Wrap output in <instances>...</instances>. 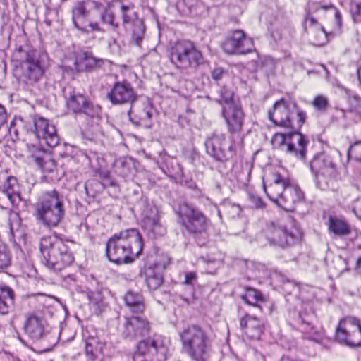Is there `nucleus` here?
I'll return each instance as SVG.
<instances>
[{
	"label": "nucleus",
	"instance_id": "nucleus-6",
	"mask_svg": "<svg viewBox=\"0 0 361 361\" xmlns=\"http://www.w3.org/2000/svg\"><path fill=\"white\" fill-rule=\"evenodd\" d=\"M169 341L161 335L140 341L133 356L134 361H164L166 359Z\"/></svg>",
	"mask_w": 361,
	"mask_h": 361
},
{
	"label": "nucleus",
	"instance_id": "nucleus-34",
	"mask_svg": "<svg viewBox=\"0 0 361 361\" xmlns=\"http://www.w3.org/2000/svg\"><path fill=\"white\" fill-rule=\"evenodd\" d=\"M97 291L92 295V308L94 307V314L99 315L105 309V305L103 302L102 290L103 287L97 283Z\"/></svg>",
	"mask_w": 361,
	"mask_h": 361
},
{
	"label": "nucleus",
	"instance_id": "nucleus-62",
	"mask_svg": "<svg viewBox=\"0 0 361 361\" xmlns=\"http://www.w3.org/2000/svg\"><path fill=\"white\" fill-rule=\"evenodd\" d=\"M160 227H144L145 231L147 233L148 235L151 238H156L157 230Z\"/></svg>",
	"mask_w": 361,
	"mask_h": 361
},
{
	"label": "nucleus",
	"instance_id": "nucleus-58",
	"mask_svg": "<svg viewBox=\"0 0 361 361\" xmlns=\"http://www.w3.org/2000/svg\"><path fill=\"white\" fill-rule=\"evenodd\" d=\"M226 74V72L221 68H215L212 71V77L214 80H219L220 79H221L224 75H225Z\"/></svg>",
	"mask_w": 361,
	"mask_h": 361
},
{
	"label": "nucleus",
	"instance_id": "nucleus-44",
	"mask_svg": "<svg viewBox=\"0 0 361 361\" xmlns=\"http://www.w3.org/2000/svg\"><path fill=\"white\" fill-rule=\"evenodd\" d=\"M94 346L92 349V361L94 360V357L97 358L99 361L103 360V349L105 347V343L99 341L97 338H94Z\"/></svg>",
	"mask_w": 361,
	"mask_h": 361
},
{
	"label": "nucleus",
	"instance_id": "nucleus-17",
	"mask_svg": "<svg viewBox=\"0 0 361 361\" xmlns=\"http://www.w3.org/2000/svg\"><path fill=\"white\" fill-rule=\"evenodd\" d=\"M149 331L148 321L142 317H126L122 334L130 339L142 336Z\"/></svg>",
	"mask_w": 361,
	"mask_h": 361
},
{
	"label": "nucleus",
	"instance_id": "nucleus-23",
	"mask_svg": "<svg viewBox=\"0 0 361 361\" xmlns=\"http://www.w3.org/2000/svg\"><path fill=\"white\" fill-rule=\"evenodd\" d=\"M240 328L252 339H259L263 332V322L256 317L246 314L240 319Z\"/></svg>",
	"mask_w": 361,
	"mask_h": 361
},
{
	"label": "nucleus",
	"instance_id": "nucleus-31",
	"mask_svg": "<svg viewBox=\"0 0 361 361\" xmlns=\"http://www.w3.org/2000/svg\"><path fill=\"white\" fill-rule=\"evenodd\" d=\"M241 298L247 304L256 307L262 311L261 303L264 302V299L259 290L252 288H247L245 295H242Z\"/></svg>",
	"mask_w": 361,
	"mask_h": 361
},
{
	"label": "nucleus",
	"instance_id": "nucleus-50",
	"mask_svg": "<svg viewBox=\"0 0 361 361\" xmlns=\"http://www.w3.org/2000/svg\"><path fill=\"white\" fill-rule=\"evenodd\" d=\"M98 166H95V171L102 177L107 178L109 175V171L106 169V161L104 158H97Z\"/></svg>",
	"mask_w": 361,
	"mask_h": 361
},
{
	"label": "nucleus",
	"instance_id": "nucleus-30",
	"mask_svg": "<svg viewBox=\"0 0 361 361\" xmlns=\"http://www.w3.org/2000/svg\"><path fill=\"white\" fill-rule=\"evenodd\" d=\"M124 300L133 312L138 313L145 309L142 295L138 293L128 290L124 296Z\"/></svg>",
	"mask_w": 361,
	"mask_h": 361
},
{
	"label": "nucleus",
	"instance_id": "nucleus-22",
	"mask_svg": "<svg viewBox=\"0 0 361 361\" xmlns=\"http://www.w3.org/2000/svg\"><path fill=\"white\" fill-rule=\"evenodd\" d=\"M303 197V194L300 188L289 181L283 195L280 199L278 206L286 211H292L294 209V205L296 202L300 201Z\"/></svg>",
	"mask_w": 361,
	"mask_h": 361
},
{
	"label": "nucleus",
	"instance_id": "nucleus-2",
	"mask_svg": "<svg viewBox=\"0 0 361 361\" xmlns=\"http://www.w3.org/2000/svg\"><path fill=\"white\" fill-rule=\"evenodd\" d=\"M68 239H63L58 235L44 237L40 243V252L42 263L49 269L59 271L70 266L74 261L73 253L65 243Z\"/></svg>",
	"mask_w": 361,
	"mask_h": 361
},
{
	"label": "nucleus",
	"instance_id": "nucleus-45",
	"mask_svg": "<svg viewBox=\"0 0 361 361\" xmlns=\"http://www.w3.org/2000/svg\"><path fill=\"white\" fill-rule=\"evenodd\" d=\"M348 157L357 161H361V141L356 142L350 147Z\"/></svg>",
	"mask_w": 361,
	"mask_h": 361
},
{
	"label": "nucleus",
	"instance_id": "nucleus-39",
	"mask_svg": "<svg viewBox=\"0 0 361 361\" xmlns=\"http://www.w3.org/2000/svg\"><path fill=\"white\" fill-rule=\"evenodd\" d=\"M75 68L79 71L87 70L90 66V55L87 51L82 52L76 57Z\"/></svg>",
	"mask_w": 361,
	"mask_h": 361
},
{
	"label": "nucleus",
	"instance_id": "nucleus-38",
	"mask_svg": "<svg viewBox=\"0 0 361 361\" xmlns=\"http://www.w3.org/2000/svg\"><path fill=\"white\" fill-rule=\"evenodd\" d=\"M145 25L140 20L135 23L133 30V39L137 46H140V43L145 35Z\"/></svg>",
	"mask_w": 361,
	"mask_h": 361
},
{
	"label": "nucleus",
	"instance_id": "nucleus-8",
	"mask_svg": "<svg viewBox=\"0 0 361 361\" xmlns=\"http://www.w3.org/2000/svg\"><path fill=\"white\" fill-rule=\"evenodd\" d=\"M63 216V204L55 190L47 192L43 201L36 204L35 216L46 226H57Z\"/></svg>",
	"mask_w": 361,
	"mask_h": 361
},
{
	"label": "nucleus",
	"instance_id": "nucleus-21",
	"mask_svg": "<svg viewBox=\"0 0 361 361\" xmlns=\"http://www.w3.org/2000/svg\"><path fill=\"white\" fill-rule=\"evenodd\" d=\"M289 181L288 178L282 176L278 173H274L272 175V182L268 185H263L264 190L269 198L278 205Z\"/></svg>",
	"mask_w": 361,
	"mask_h": 361
},
{
	"label": "nucleus",
	"instance_id": "nucleus-52",
	"mask_svg": "<svg viewBox=\"0 0 361 361\" xmlns=\"http://www.w3.org/2000/svg\"><path fill=\"white\" fill-rule=\"evenodd\" d=\"M5 217L8 218V226H19L21 222L18 213L16 212H6L4 214Z\"/></svg>",
	"mask_w": 361,
	"mask_h": 361
},
{
	"label": "nucleus",
	"instance_id": "nucleus-5",
	"mask_svg": "<svg viewBox=\"0 0 361 361\" xmlns=\"http://www.w3.org/2000/svg\"><path fill=\"white\" fill-rule=\"evenodd\" d=\"M170 61L176 68H196L204 62L202 52L191 41H178L170 49Z\"/></svg>",
	"mask_w": 361,
	"mask_h": 361
},
{
	"label": "nucleus",
	"instance_id": "nucleus-13",
	"mask_svg": "<svg viewBox=\"0 0 361 361\" xmlns=\"http://www.w3.org/2000/svg\"><path fill=\"white\" fill-rule=\"evenodd\" d=\"M221 47L228 54H246L255 50L252 39L247 37L245 32L240 30L233 31Z\"/></svg>",
	"mask_w": 361,
	"mask_h": 361
},
{
	"label": "nucleus",
	"instance_id": "nucleus-28",
	"mask_svg": "<svg viewBox=\"0 0 361 361\" xmlns=\"http://www.w3.org/2000/svg\"><path fill=\"white\" fill-rule=\"evenodd\" d=\"M92 6L95 8L96 12L100 15L104 23H108L114 27H118V23L115 22L114 15L112 11L114 5H109V7L106 8L105 4L101 2L92 1Z\"/></svg>",
	"mask_w": 361,
	"mask_h": 361
},
{
	"label": "nucleus",
	"instance_id": "nucleus-42",
	"mask_svg": "<svg viewBox=\"0 0 361 361\" xmlns=\"http://www.w3.org/2000/svg\"><path fill=\"white\" fill-rule=\"evenodd\" d=\"M354 188H345L341 190L339 195L337 197V202L339 204L345 205L350 200L354 197V193L355 192Z\"/></svg>",
	"mask_w": 361,
	"mask_h": 361
},
{
	"label": "nucleus",
	"instance_id": "nucleus-9",
	"mask_svg": "<svg viewBox=\"0 0 361 361\" xmlns=\"http://www.w3.org/2000/svg\"><path fill=\"white\" fill-rule=\"evenodd\" d=\"M13 57L20 63V78L23 82L32 85L39 81L43 75L44 69L37 59L35 51H26L20 47L15 51Z\"/></svg>",
	"mask_w": 361,
	"mask_h": 361
},
{
	"label": "nucleus",
	"instance_id": "nucleus-36",
	"mask_svg": "<svg viewBox=\"0 0 361 361\" xmlns=\"http://www.w3.org/2000/svg\"><path fill=\"white\" fill-rule=\"evenodd\" d=\"M275 233L279 235H282L283 237L284 238V240L282 239L281 237L279 239H273L274 243L281 247L290 244L291 240H293L295 238L293 232L292 231L285 229V228L283 227H278V228L276 229Z\"/></svg>",
	"mask_w": 361,
	"mask_h": 361
},
{
	"label": "nucleus",
	"instance_id": "nucleus-47",
	"mask_svg": "<svg viewBox=\"0 0 361 361\" xmlns=\"http://www.w3.org/2000/svg\"><path fill=\"white\" fill-rule=\"evenodd\" d=\"M330 235L334 238H343L350 234V227H328Z\"/></svg>",
	"mask_w": 361,
	"mask_h": 361
},
{
	"label": "nucleus",
	"instance_id": "nucleus-15",
	"mask_svg": "<svg viewBox=\"0 0 361 361\" xmlns=\"http://www.w3.org/2000/svg\"><path fill=\"white\" fill-rule=\"evenodd\" d=\"M153 106L148 99L133 102L128 114L130 120L136 126L150 128L153 116Z\"/></svg>",
	"mask_w": 361,
	"mask_h": 361
},
{
	"label": "nucleus",
	"instance_id": "nucleus-55",
	"mask_svg": "<svg viewBox=\"0 0 361 361\" xmlns=\"http://www.w3.org/2000/svg\"><path fill=\"white\" fill-rule=\"evenodd\" d=\"M360 100H361V98L357 96H353L349 98L351 110L361 114V103Z\"/></svg>",
	"mask_w": 361,
	"mask_h": 361
},
{
	"label": "nucleus",
	"instance_id": "nucleus-49",
	"mask_svg": "<svg viewBox=\"0 0 361 361\" xmlns=\"http://www.w3.org/2000/svg\"><path fill=\"white\" fill-rule=\"evenodd\" d=\"M350 13L355 23L361 22V3L353 1L350 4Z\"/></svg>",
	"mask_w": 361,
	"mask_h": 361
},
{
	"label": "nucleus",
	"instance_id": "nucleus-35",
	"mask_svg": "<svg viewBox=\"0 0 361 361\" xmlns=\"http://www.w3.org/2000/svg\"><path fill=\"white\" fill-rule=\"evenodd\" d=\"M116 4L118 5L124 24L130 23L134 20L137 19V13L134 11V6L133 4L124 5L121 1H116Z\"/></svg>",
	"mask_w": 361,
	"mask_h": 361
},
{
	"label": "nucleus",
	"instance_id": "nucleus-33",
	"mask_svg": "<svg viewBox=\"0 0 361 361\" xmlns=\"http://www.w3.org/2000/svg\"><path fill=\"white\" fill-rule=\"evenodd\" d=\"M18 187L17 179L16 178L9 177L7 179V182L4 185V193H5L11 202H15L16 198L20 197V195L16 190Z\"/></svg>",
	"mask_w": 361,
	"mask_h": 361
},
{
	"label": "nucleus",
	"instance_id": "nucleus-12",
	"mask_svg": "<svg viewBox=\"0 0 361 361\" xmlns=\"http://www.w3.org/2000/svg\"><path fill=\"white\" fill-rule=\"evenodd\" d=\"M25 331L33 341L47 345V349L51 348L57 343L56 334L51 331L48 326H45L42 320L37 316L32 315L27 318Z\"/></svg>",
	"mask_w": 361,
	"mask_h": 361
},
{
	"label": "nucleus",
	"instance_id": "nucleus-24",
	"mask_svg": "<svg viewBox=\"0 0 361 361\" xmlns=\"http://www.w3.org/2000/svg\"><path fill=\"white\" fill-rule=\"evenodd\" d=\"M177 214L182 219L184 217L188 219L190 223H197L203 225L209 223V220L200 211L195 209L187 203H183L180 205Z\"/></svg>",
	"mask_w": 361,
	"mask_h": 361
},
{
	"label": "nucleus",
	"instance_id": "nucleus-18",
	"mask_svg": "<svg viewBox=\"0 0 361 361\" xmlns=\"http://www.w3.org/2000/svg\"><path fill=\"white\" fill-rule=\"evenodd\" d=\"M34 125L35 133L39 139L44 140L50 147H54L59 145V137L54 125L50 124L47 119L42 117L35 118Z\"/></svg>",
	"mask_w": 361,
	"mask_h": 361
},
{
	"label": "nucleus",
	"instance_id": "nucleus-37",
	"mask_svg": "<svg viewBox=\"0 0 361 361\" xmlns=\"http://www.w3.org/2000/svg\"><path fill=\"white\" fill-rule=\"evenodd\" d=\"M11 263V257L8 247L0 242V271L8 268Z\"/></svg>",
	"mask_w": 361,
	"mask_h": 361
},
{
	"label": "nucleus",
	"instance_id": "nucleus-56",
	"mask_svg": "<svg viewBox=\"0 0 361 361\" xmlns=\"http://www.w3.org/2000/svg\"><path fill=\"white\" fill-rule=\"evenodd\" d=\"M249 199L256 208H263L264 207V202L259 196L254 194H250Z\"/></svg>",
	"mask_w": 361,
	"mask_h": 361
},
{
	"label": "nucleus",
	"instance_id": "nucleus-4",
	"mask_svg": "<svg viewBox=\"0 0 361 361\" xmlns=\"http://www.w3.org/2000/svg\"><path fill=\"white\" fill-rule=\"evenodd\" d=\"M268 117L276 126L290 130H299L306 119V114L300 110L296 103L281 99L275 102Z\"/></svg>",
	"mask_w": 361,
	"mask_h": 361
},
{
	"label": "nucleus",
	"instance_id": "nucleus-26",
	"mask_svg": "<svg viewBox=\"0 0 361 361\" xmlns=\"http://www.w3.org/2000/svg\"><path fill=\"white\" fill-rule=\"evenodd\" d=\"M73 20L75 26L82 31L87 32L90 27L88 12L86 11L85 2L80 1L73 10Z\"/></svg>",
	"mask_w": 361,
	"mask_h": 361
},
{
	"label": "nucleus",
	"instance_id": "nucleus-14",
	"mask_svg": "<svg viewBox=\"0 0 361 361\" xmlns=\"http://www.w3.org/2000/svg\"><path fill=\"white\" fill-rule=\"evenodd\" d=\"M208 154L217 161H224L234 154L232 145H228L226 135L222 133H214L205 141Z\"/></svg>",
	"mask_w": 361,
	"mask_h": 361
},
{
	"label": "nucleus",
	"instance_id": "nucleus-53",
	"mask_svg": "<svg viewBox=\"0 0 361 361\" xmlns=\"http://www.w3.org/2000/svg\"><path fill=\"white\" fill-rule=\"evenodd\" d=\"M321 8L324 10H329L333 9L334 10V16L336 21V24L338 26V28L340 29L342 25V17L341 13L332 4H322L321 5Z\"/></svg>",
	"mask_w": 361,
	"mask_h": 361
},
{
	"label": "nucleus",
	"instance_id": "nucleus-40",
	"mask_svg": "<svg viewBox=\"0 0 361 361\" xmlns=\"http://www.w3.org/2000/svg\"><path fill=\"white\" fill-rule=\"evenodd\" d=\"M114 168L117 173L122 176H126L130 173V167L125 158H119L114 162Z\"/></svg>",
	"mask_w": 361,
	"mask_h": 361
},
{
	"label": "nucleus",
	"instance_id": "nucleus-11",
	"mask_svg": "<svg viewBox=\"0 0 361 361\" xmlns=\"http://www.w3.org/2000/svg\"><path fill=\"white\" fill-rule=\"evenodd\" d=\"M335 340L350 347L361 346V319L354 317L341 319L336 329Z\"/></svg>",
	"mask_w": 361,
	"mask_h": 361
},
{
	"label": "nucleus",
	"instance_id": "nucleus-57",
	"mask_svg": "<svg viewBox=\"0 0 361 361\" xmlns=\"http://www.w3.org/2000/svg\"><path fill=\"white\" fill-rule=\"evenodd\" d=\"M353 211L356 216L361 219V197H357L353 202Z\"/></svg>",
	"mask_w": 361,
	"mask_h": 361
},
{
	"label": "nucleus",
	"instance_id": "nucleus-46",
	"mask_svg": "<svg viewBox=\"0 0 361 361\" xmlns=\"http://www.w3.org/2000/svg\"><path fill=\"white\" fill-rule=\"evenodd\" d=\"M220 98L219 99V102H224L227 105L232 104V99L233 97V92L228 87H222L219 90Z\"/></svg>",
	"mask_w": 361,
	"mask_h": 361
},
{
	"label": "nucleus",
	"instance_id": "nucleus-64",
	"mask_svg": "<svg viewBox=\"0 0 361 361\" xmlns=\"http://www.w3.org/2000/svg\"><path fill=\"white\" fill-rule=\"evenodd\" d=\"M65 281H75V275L74 274H68L67 276H64Z\"/></svg>",
	"mask_w": 361,
	"mask_h": 361
},
{
	"label": "nucleus",
	"instance_id": "nucleus-60",
	"mask_svg": "<svg viewBox=\"0 0 361 361\" xmlns=\"http://www.w3.org/2000/svg\"><path fill=\"white\" fill-rule=\"evenodd\" d=\"M82 338H83V341L85 342V352H86L87 355H88L90 354L88 348L90 345V335L87 329L83 330Z\"/></svg>",
	"mask_w": 361,
	"mask_h": 361
},
{
	"label": "nucleus",
	"instance_id": "nucleus-25",
	"mask_svg": "<svg viewBox=\"0 0 361 361\" xmlns=\"http://www.w3.org/2000/svg\"><path fill=\"white\" fill-rule=\"evenodd\" d=\"M16 294L8 286L0 283V314H6L14 307Z\"/></svg>",
	"mask_w": 361,
	"mask_h": 361
},
{
	"label": "nucleus",
	"instance_id": "nucleus-19",
	"mask_svg": "<svg viewBox=\"0 0 361 361\" xmlns=\"http://www.w3.org/2000/svg\"><path fill=\"white\" fill-rule=\"evenodd\" d=\"M222 114L231 133H238L242 130L245 114L240 106L231 104L224 106Z\"/></svg>",
	"mask_w": 361,
	"mask_h": 361
},
{
	"label": "nucleus",
	"instance_id": "nucleus-1",
	"mask_svg": "<svg viewBox=\"0 0 361 361\" xmlns=\"http://www.w3.org/2000/svg\"><path fill=\"white\" fill-rule=\"evenodd\" d=\"M133 247L137 248L135 255L142 250L143 241L141 234L135 228L127 229L113 235L106 243V255L117 264H128L133 261Z\"/></svg>",
	"mask_w": 361,
	"mask_h": 361
},
{
	"label": "nucleus",
	"instance_id": "nucleus-48",
	"mask_svg": "<svg viewBox=\"0 0 361 361\" xmlns=\"http://www.w3.org/2000/svg\"><path fill=\"white\" fill-rule=\"evenodd\" d=\"M44 4L45 5L46 10H47L45 23H47V25L50 26L54 20L51 17V16L54 15V16H56L57 11L54 8H52L51 0H44Z\"/></svg>",
	"mask_w": 361,
	"mask_h": 361
},
{
	"label": "nucleus",
	"instance_id": "nucleus-32",
	"mask_svg": "<svg viewBox=\"0 0 361 361\" xmlns=\"http://www.w3.org/2000/svg\"><path fill=\"white\" fill-rule=\"evenodd\" d=\"M68 109L73 111L74 113H82L86 114L85 110L87 107V100L84 96L81 94L78 95H71L70 98L66 102Z\"/></svg>",
	"mask_w": 361,
	"mask_h": 361
},
{
	"label": "nucleus",
	"instance_id": "nucleus-10",
	"mask_svg": "<svg viewBox=\"0 0 361 361\" xmlns=\"http://www.w3.org/2000/svg\"><path fill=\"white\" fill-rule=\"evenodd\" d=\"M274 148L295 155L300 159H305L307 140L298 130H290L287 134L275 133L271 139Z\"/></svg>",
	"mask_w": 361,
	"mask_h": 361
},
{
	"label": "nucleus",
	"instance_id": "nucleus-7",
	"mask_svg": "<svg viewBox=\"0 0 361 361\" xmlns=\"http://www.w3.org/2000/svg\"><path fill=\"white\" fill-rule=\"evenodd\" d=\"M310 169L317 186L322 190L330 188L333 180L339 177L336 164L329 154H316L310 162Z\"/></svg>",
	"mask_w": 361,
	"mask_h": 361
},
{
	"label": "nucleus",
	"instance_id": "nucleus-54",
	"mask_svg": "<svg viewBox=\"0 0 361 361\" xmlns=\"http://www.w3.org/2000/svg\"><path fill=\"white\" fill-rule=\"evenodd\" d=\"M258 66L266 71H271L274 67V60L270 57H264L260 59Z\"/></svg>",
	"mask_w": 361,
	"mask_h": 361
},
{
	"label": "nucleus",
	"instance_id": "nucleus-3",
	"mask_svg": "<svg viewBox=\"0 0 361 361\" xmlns=\"http://www.w3.org/2000/svg\"><path fill=\"white\" fill-rule=\"evenodd\" d=\"M179 336L182 349L195 361H207L211 351V340L207 331L197 324L185 326Z\"/></svg>",
	"mask_w": 361,
	"mask_h": 361
},
{
	"label": "nucleus",
	"instance_id": "nucleus-29",
	"mask_svg": "<svg viewBox=\"0 0 361 361\" xmlns=\"http://www.w3.org/2000/svg\"><path fill=\"white\" fill-rule=\"evenodd\" d=\"M141 276L145 277L146 285L152 290L157 289L163 282L161 274L152 267H146Z\"/></svg>",
	"mask_w": 361,
	"mask_h": 361
},
{
	"label": "nucleus",
	"instance_id": "nucleus-43",
	"mask_svg": "<svg viewBox=\"0 0 361 361\" xmlns=\"http://www.w3.org/2000/svg\"><path fill=\"white\" fill-rule=\"evenodd\" d=\"M312 106L315 109L319 111H325L329 107V99L324 95H317L314 97Z\"/></svg>",
	"mask_w": 361,
	"mask_h": 361
},
{
	"label": "nucleus",
	"instance_id": "nucleus-16",
	"mask_svg": "<svg viewBox=\"0 0 361 361\" xmlns=\"http://www.w3.org/2000/svg\"><path fill=\"white\" fill-rule=\"evenodd\" d=\"M108 97L114 104H132L137 99V95L132 85L126 81L116 82L108 94Z\"/></svg>",
	"mask_w": 361,
	"mask_h": 361
},
{
	"label": "nucleus",
	"instance_id": "nucleus-20",
	"mask_svg": "<svg viewBox=\"0 0 361 361\" xmlns=\"http://www.w3.org/2000/svg\"><path fill=\"white\" fill-rule=\"evenodd\" d=\"M30 153L31 158L44 173L49 174L51 178H56V176H55L56 171V161L49 154L35 145L30 147Z\"/></svg>",
	"mask_w": 361,
	"mask_h": 361
},
{
	"label": "nucleus",
	"instance_id": "nucleus-59",
	"mask_svg": "<svg viewBox=\"0 0 361 361\" xmlns=\"http://www.w3.org/2000/svg\"><path fill=\"white\" fill-rule=\"evenodd\" d=\"M197 279V274L194 271L186 272L185 275L184 284L193 285Z\"/></svg>",
	"mask_w": 361,
	"mask_h": 361
},
{
	"label": "nucleus",
	"instance_id": "nucleus-61",
	"mask_svg": "<svg viewBox=\"0 0 361 361\" xmlns=\"http://www.w3.org/2000/svg\"><path fill=\"white\" fill-rule=\"evenodd\" d=\"M144 224L146 226H157V224H159V218L157 216V214H154V215L152 217L145 218Z\"/></svg>",
	"mask_w": 361,
	"mask_h": 361
},
{
	"label": "nucleus",
	"instance_id": "nucleus-27",
	"mask_svg": "<svg viewBox=\"0 0 361 361\" xmlns=\"http://www.w3.org/2000/svg\"><path fill=\"white\" fill-rule=\"evenodd\" d=\"M322 3L317 2H309L307 6V15L304 22L305 28L310 27L314 28L316 30H318L322 36H324L325 38L327 36V33L324 30V27L321 26L317 20L310 16V13L316 12L319 8H321Z\"/></svg>",
	"mask_w": 361,
	"mask_h": 361
},
{
	"label": "nucleus",
	"instance_id": "nucleus-51",
	"mask_svg": "<svg viewBox=\"0 0 361 361\" xmlns=\"http://www.w3.org/2000/svg\"><path fill=\"white\" fill-rule=\"evenodd\" d=\"M329 226H348L343 216L336 214H329L328 216Z\"/></svg>",
	"mask_w": 361,
	"mask_h": 361
},
{
	"label": "nucleus",
	"instance_id": "nucleus-63",
	"mask_svg": "<svg viewBox=\"0 0 361 361\" xmlns=\"http://www.w3.org/2000/svg\"><path fill=\"white\" fill-rule=\"evenodd\" d=\"M356 271L361 274V256L357 259L355 266Z\"/></svg>",
	"mask_w": 361,
	"mask_h": 361
},
{
	"label": "nucleus",
	"instance_id": "nucleus-41",
	"mask_svg": "<svg viewBox=\"0 0 361 361\" xmlns=\"http://www.w3.org/2000/svg\"><path fill=\"white\" fill-rule=\"evenodd\" d=\"M241 171L238 173V178L245 183L249 181L252 169V164L250 162H242L240 164Z\"/></svg>",
	"mask_w": 361,
	"mask_h": 361
}]
</instances>
